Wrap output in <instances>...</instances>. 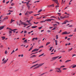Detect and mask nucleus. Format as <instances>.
<instances>
[{"instance_id":"obj_1","label":"nucleus","mask_w":76,"mask_h":76,"mask_svg":"<svg viewBox=\"0 0 76 76\" xmlns=\"http://www.w3.org/2000/svg\"><path fill=\"white\" fill-rule=\"evenodd\" d=\"M53 0V1H54V2H55L58 5V6L56 5V7H59V6H58V4H59L58 3V0Z\"/></svg>"},{"instance_id":"obj_2","label":"nucleus","mask_w":76,"mask_h":76,"mask_svg":"<svg viewBox=\"0 0 76 76\" xmlns=\"http://www.w3.org/2000/svg\"><path fill=\"white\" fill-rule=\"evenodd\" d=\"M58 57H59V56H57L56 57H53L52 58V60H56V59L57 58H58Z\"/></svg>"},{"instance_id":"obj_3","label":"nucleus","mask_w":76,"mask_h":76,"mask_svg":"<svg viewBox=\"0 0 76 76\" xmlns=\"http://www.w3.org/2000/svg\"><path fill=\"white\" fill-rule=\"evenodd\" d=\"M67 34V31H65V32H62V35H64V34Z\"/></svg>"},{"instance_id":"obj_4","label":"nucleus","mask_w":76,"mask_h":76,"mask_svg":"<svg viewBox=\"0 0 76 76\" xmlns=\"http://www.w3.org/2000/svg\"><path fill=\"white\" fill-rule=\"evenodd\" d=\"M20 23H21V25H24L25 24V22H23L22 21H21V20H20Z\"/></svg>"},{"instance_id":"obj_5","label":"nucleus","mask_w":76,"mask_h":76,"mask_svg":"<svg viewBox=\"0 0 76 76\" xmlns=\"http://www.w3.org/2000/svg\"><path fill=\"white\" fill-rule=\"evenodd\" d=\"M39 50V49H35L33 50H32L31 53H32L33 52H34V51H38Z\"/></svg>"},{"instance_id":"obj_6","label":"nucleus","mask_w":76,"mask_h":76,"mask_svg":"<svg viewBox=\"0 0 76 76\" xmlns=\"http://www.w3.org/2000/svg\"><path fill=\"white\" fill-rule=\"evenodd\" d=\"M61 69L60 68H56V70H59L60 71V73H61V71L60 70Z\"/></svg>"},{"instance_id":"obj_7","label":"nucleus","mask_w":76,"mask_h":76,"mask_svg":"<svg viewBox=\"0 0 76 76\" xmlns=\"http://www.w3.org/2000/svg\"><path fill=\"white\" fill-rule=\"evenodd\" d=\"M37 57V56H35V55H34L30 56V58H34V57Z\"/></svg>"},{"instance_id":"obj_8","label":"nucleus","mask_w":76,"mask_h":76,"mask_svg":"<svg viewBox=\"0 0 76 76\" xmlns=\"http://www.w3.org/2000/svg\"><path fill=\"white\" fill-rule=\"evenodd\" d=\"M4 26H2L0 27V31H1V29H3V28H4Z\"/></svg>"},{"instance_id":"obj_9","label":"nucleus","mask_w":76,"mask_h":76,"mask_svg":"<svg viewBox=\"0 0 76 76\" xmlns=\"http://www.w3.org/2000/svg\"><path fill=\"white\" fill-rule=\"evenodd\" d=\"M46 21H47V22H51V19H47V20H46Z\"/></svg>"},{"instance_id":"obj_10","label":"nucleus","mask_w":76,"mask_h":76,"mask_svg":"<svg viewBox=\"0 0 76 76\" xmlns=\"http://www.w3.org/2000/svg\"><path fill=\"white\" fill-rule=\"evenodd\" d=\"M9 30H10V31H16V30H17V29L12 30V29H11V28H9Z\"/></svg>"},{"instance_id":"obj_11","label":"nucleus","mask_w":76,"mask_h":76,"mask_svg":"<svg viewBox=\"0 0 76 76\" xmlns=\"http://www.w3.org/2000/svg\"><path fill=\"white\" fill-rule=\"evenodd\" d=\"M7 60H8V59H7V60H5L3 62V63L5 64V63H6L7 61Z\"/></svg>"},{"instance_id":"obj_12","label":"nucleus","mask_w":76,"mask_h":76,"mask_svg":"<svg viewBox=\"0 0 76 76\" xmlns=\"http://www.w3.org/2000/svg\"><path fill=\"white\" fill-rule=\"evenodd\" d=\"M44 64H39V65L38 66V67H39L40 66H41L43 65Z\"/></svg>"},{"instance_id":"obj_13","label":"nucleus","mask_w":76,"mask_h":76,"mask_svg":"<svg viewBox=\"0 0 76 76\" xmlns=\"http://www.w3.org/2000/svg\"><path fill=\"white\" fill-rule=\"evenodd\" d=\"M50 7H54V4H53L50 5Z\"/></svg>"},{"instance_id":"obj_14","label":"nucleus","mask_w":76,"mask_h":76,"mask_svg":"<svg viewBox=\"0 0 76 76\" xmlns=\"http://www.w3.org/2000/svg\"><path fill=\"white\" fill-rule=\"evenodd\" d=\"M15 20H13V19H12L11 20L10 23H12L13 22H15Z\"/></svg>"},{"instance_id":"obj_15","label":"nucleus","mask_w":76,"mask_h":76,"mask_svg":"<svg viewBox=\"0 0 76 76\" xmlns=\"http://www.w3.org/2000/svg\"><path fill=\"white\" fill-rule=\"evenodd\" d=\"M55 44H56V45H57V40H56L55 41Z\"/></svg>"},{"instance_id":"obj_16","label":"nucleus","mask_w":76,"mask_h":76,"mask_svg":"<svg viewBox=\"0 0 76 76\" xmlns=\"http://www.w3.org/2000/svg\"><path fill=\"white\" fill-rule=\"evenodd\" d=\"M37 26H32L31 27V28H37Z\"/></svg>"},{"instance_id":"obj_17","label":"nucleus","mask_w":76,"mask_h":76,"mask_svg":"<svg viewBox=\"0 0 76 76\" xmlns=\"http://www.w3.org/2000/svg\"><path fill=\"white\" fill-rule=\"evenodd\" d=\"M28 11H27L26 13L25 14V15H28Z\"/></svg>"},{"instance_id":"obj_18","label":"nucleus","mask_w":76,"mask_h":76,"mask_svg":"<svg viewBox=\"0 0 76 76\" xmlns=\"http://www.w3.org/2000/svg\"><path fill=\"white\" fill-rule=\"evenodd\" d=\"M76 67V65H74L72 66V68H75V67Z\"/></svg>"},{"instance_id":"obj_19","label":"nucleus","mask_w":76,"mask_h":76,"mask_svg":"<svg viewBox=\"0 0 76 76\" xmlns=\"http://www.w3.org/2000/svg\"><path fill=\"white\" fill-rule=\"evenodd\" d=\"M32 13H33V12L31 11L30 12H28L29 14H30V15H31Z\"/></svg>"},{"instance_id":"obj_20","label":"nucleus","mask_w":76,"mask_h":76,"mask_svg":"<svg viewBox=\"0 0 76 76\" xmlns=\"http://www.w3.org/2000/svg\"><path fill=\"white\" fill-rule=\"evenodd\" d=\"M31 20H27V22H28V23H30V22H31Z\"/></svg>"},{"instance_id":"obj_21","label":"nucleus","mask_w":76,"mask_h":76,"mask_svg":"<svg viewBox=\"0 0 76 76\" xmlns=\"http://www.w3.org/2000/svg\"><path fill=\"white\" fill-rule=\"evenodd\" d=\"M9 34H12V32L11 31H9Z\"/></svg>"},{"instance_id":"obj_22","label":"nucleus","mask_w":76,"mask_h":76,"mask_svg":"<svg viewBox=\"0 0 76 76\" xmlns=\"http://www.w3.org/2000/svg\"><path fill=\"white\" fill-rule=\"evenodd\" d=\"M1 38H2V40H4L5 39V37H1Z\"/></svg>"},{"instance_id":"obj_23","label":"nucleus","mask_w":76,"mask_h":76,"mask_svg":"<svg viewBox=\"0 0 76 76\" xmlns=\"http://www.w3.org/2000/svg\"><path fill=\"white\" fill-rule=\"evenodd\" d=\"M44 53L42 54L41 55L39 56V57H41V56H43V55H44Z\"/></svg>"},{"instance_id":"obj_24","label":"nucleus","mask_w":76,"mask_h":76,"mask_svg":"<svg viewBox=\"0 0 76 76\" xmlns=\"http://www.w3.org/2000/svg\"><path fill=\"white\" fill-rule=\"evenodd\" d=\"M38 53V52L34 53H31V54L30 56H32V55H33V54H36V53Z\"/></svg>"},{"instance_id":"obj_25","label":"nucleus","mask_w":76,"mask_h":76,"mask_svg":"<svg viewBox=\"0 0 76 76\" xmlns=\"http://www.w3.org/2000/svg\"><path fill=\"white\" fill-rule=\"evenodd\" d=\"M50 44V42H48L46 44V45H48V44Z\"/></svg>"},{"instance_id":"obj_26","label":"nucleus","mask_w":76,"mask_h":76,"mask_svg":"<svg viewBox=\"0 0 76 76\" xmlns=\"http://www.w3.org/2000/svg\"><path fill=\"white\" fill-rule=\"evenodd\" d=\"M64 22L63 23H62V25H63V24H66V21H64Z\"/></svg>"},{"instance_id":"obj_27","label":"nucleus","mask_w":76,"mask_h":76,"mask_svg":"<svg viewBox=\"0 0 76 76\" xmlns=\"http://www.w3.org/2000/svg\"><path fill=\"white\" fill-rule=\"evenodd\" d=\"M53 47H51L49 49L50 51H51V50H52V48H53Z\"/></svg>"},{"instance_id":"obj_28","label":"nucleus","mask_w":76,"mask_h":76,"mask_svg":"<svg viewBox=\"0 0 76 76\" xmlns=\"http://www.w3.org/2000/svg\"><path fill=\"white\" fill-rule=\"evenodd\" d=\"M65 67V66L63 65L60 67V68H63V67Z\"/></svg>"},{"instance_id":"obj_29","label":"nucleus","mask_w":76,"mask_h":76,"mask_svg":"<svg viewBox=\"0 0 76 76\" xmlns=\"http://www.w3.org/2000/svg\"><path fill=\"white\" fill-rule=\"evenodd\" d=\"M8 19V17H7L4 18V19Z\"/></svg>"},{"instance_id":"obj_30","label":"nucleus","mask_w":76,"mask_h":76,"mask_svg":"<svg viewBox=\"0 0 76 76\" xmlns=\"http://www.w3.org/2000/svg\"><path fill=\"white\" fill-rule=\"evenodd\" d=\"M56 39H58V35H56Z\"/></svg>"},{"instance_id":"obj_31","label":"nucleus","mask_w":76,"mask_h":76,"mask_svg":"<svg viewBox=\"0 0 76 76\" xmlns=\"http://www.w3.org/2000/svg\"><path fill=\"white\" fill-rule=\"evenodd\" d=\"M60 18L61 19H64V17H62L61 16L60 17Z\"/></svg>"},{"instance_id":"obj_32","label":"nucleus","mask_w":76,"mask_h":76,"mask_svg":"<svg viewBox=\"0 0 76 76\" xmlns=\"http://www.w3.org/2000/svg\"><path fill=\"white\" fill-rule=\"evenodd\" d=\"M42 28V26H41V27H39L38 29H41V28Z\"/></svg>"},{"instance_id":"obj_33","label":"nucleus","mask_w":76,"mask_h":76,"mask_svg":"<svg viewBox=\"0 0 76 76\" xmlns=\"http://www.w3.org/2000/svg\"><path fill=\"white\" fill-rule=\"evenodd\" d=\"M42 9H41L38 11V12H42Z\"/></svg>"},{"instance_id":"obj_34","label":"nucleus","mask_w":76,"mask_h":76,"mask_svg":"<svg viewBox=\"0 0 76 76\" xmlns=\"http://www.w3.org/2000/svg\"><path fill=\"white\" fill-rule=\"evenodd\" d=\"M0 47H1V48H3V47H4V46L3 45H1V46H0Z\"/></svg>"},{"instance_id":"obj_35","label":"nucleus","mask_w":76,"mask_h":76,"mask_svg":"<svg viewBox=\"0 0 76 76\" xmlns=\"http://www.w3.org/2000/svg\"><path fill=\"white\" fill-rule=\"evenodd\" d=\"M15 5V4L14 3H12L11 4V6H14Z\"/></svg>"},{"instance_id":"obj_36","label":"nucleus","mask_w":76,"mask_h":76,"mask_svg":"<svg viewBox=\"0 0 76 76\" xmlns=\"http://www.w3.org/2000/svg\"><path fill=\"white\" fill-rule=\"evenodd\" d=\"M38 66H37L36 67H35L34 68V69H37V68H38Z\"/></svg>"},{"instance_id":"obj_37","label":"nucleus","mask_w":76,"mask_h":76,"mask_svg":"<svg viewBox=\"0 0 76 76\" xmlns=\"http://www.w3.org/2000/svg\"><path fill=\"white\" fill-rule=\"evenodd\" d=\"M32 48H30V49H29L28 51H31V50H32Z\"/></svg>"},{"instance_id":"obj_38","label":"nucleus","mask_w":76,"mask_h":76,"mask_svg":"<svg viewBox=\"0 0 76 76\" xmlns=\"http://www.w3.org/2000/svg\"><path fill=\"white\" fill-rule=\"evenodd\" d=\"M45 21H46V20H45V21L43 20V21H41V22H45Z\"/></svg>"},{"instance_id":"obj_39","label":"nucleus","mask_w":76,"mask_h":76,"mask_svg":"<svg viewBox=\"0 0 76 76\" xmlns=\"http://www.w3.org/2000/svg\"><path fill=\"white\" fill-rule=\"evenodd\" d=\"M8 12H13V11L12 10H9L8 11Z\"/></svg>"},{"instance_id":"obj_40","label":"nucleus","mask_w":76,"mask_h":76,"mask_svg":"<svg viewBox=\"0 0 76 76\" xmlns=\"http://www.w3.org/2000/svg\"><path fill=\"white\" fill-rule=\"evenodd\" d=\"M14 52H15V50H13V51L11 53V54H13V53H14Z\"/></svg>"},{"instance_id":"obj_41","label":"nucleus","mask_w":76,"mask_h":76,"mask_svg":"<svg viewBox=\"0 0 76 76\" xmlns=\"http://www.w3.org/2000/svg\"><path fill=\"white\" fill-rule=\"evenodd\" d=\"M24 24H25L24 25H25V26H28V24H27L25 23Z\"/></svg>"},{"instance_id":"obj_42","label":"nucleus","mask_w":76,"mask_h":76,"mask_svg":"<svg viewBox=\"0 0 76 76\" xmlns=\"http://www.w3.org/2000/svg\"><path fill=\"white\" fill-rule=\"evenodd\" d=\"M2 16H3L2 15H1V16L0 17V19H1L2 18Z\"/></svg>"},{"instance_id":"obj_43","label":"nucleus","mask_w":76,"mask_h":76,"mask_svg":"<svg viewBox=\"0 0 76 76\" xmlns=\"http://www.w3.org/2000/svg\"><path fill=\"white\" fill-rule=\"evenodd\" d=\"M56 18V17L55 16H52L50 17V18Z\"/></svg>"},{"instance_id":"obj_44","label":"nucleus","mask_w":76,"mask_h":76,"mask_svg":"<svg viewBox=\"0 0 76 76\" xmlns=\"http://www.w3.org/2000/svg\"><path fill=\"white\" fill-rule=\"evenodd\" d=\"M38 64H36L34 65V67H35V66H37V65H38Z\"/></svg>"},{"instance_id":"obj_45","label":"nucleus","mask_w":76,"mask_h":76,"mask_svg":"<svg viewBox=\"0 0 76 76\" xmlns=\"http://www.w3.org/2000/svg\"><path fill=\"white\" fill-rule=\"evenodd\" d=\"M44 47V46H42L41 47H39V48H43Z\"/></svg>"},{"instance_id":"obj_46","label":"nucleus","mask_w":76,"mask_h":76,"mask_svg":"<svg viewBox=\"0 0 76 76\" xmlns=\"http://www.w3.org/2000/svg\"><path fill=\"white\" fill-rule=\"evenodd\" d=\"M24 42H27V39H26L25 40H24Z\"/></svg>"},{"instance_id":"obj_47","label":"nucleus","mask_w":76,"mask_h":76,"mask_svg":"<svg viewBox=\"0 0 76 76\" xmlns=\"http://www.w3.org/2000/svg\"><path fill=\"white\" fill-rule=\"evenodd\" d=\"M10 14H11V13H10V12H9V13H8L7 14V15H10Z\"/></svg>"},{"instance_id":"obj_48","label":"nucleus","mask_w":76,"mask_h":76,"mask_svg":"<svg viewBox=\"0 0 76 76\" xmlns=\"http://www.w3.org/2000/svg\"><path fill=\"white\" fill-rule=\"evenodd\" d=\"M26 31H24V34H26Z\"/></svg>"},{"instance_id":"obj_49","label":"nucleus","mask_w":76,"mask_h":76,"mask_svg":"<svg viewBox=\"0 0 76 76\" xmlns=\"http://www.w3.org/2000/svg\"><path fill=\"white\" fill-rule=\"evenodd\" d=\"M73 35L72 34H71L69 36V37H72V36H73Z\"/></svg>"},{"instance_id":"obj_50","label":"nucleus","mask_w":76,"mask_h":76,"mask_svg":"<svg viewBox=\"0 0 76 76\" xmlns=\"http://www.w3.org/2000/svg\"><path fill=\"white\" fill-rule=\"evenodd\" d=\"M41 18H42V17H40V18H38V19H41Z\"/></svg>"},{"instance_id":"obj_51","label":"nucleus","mask_w":76,"mask_h":76,"mask_svg":"<svg viewBox=\"0 0 76 76\" xmlns=\"http://www.w3.org/2000/svg\"><path fill=\"white\" fill-rule=\"evenodd\" d=\"M65 22H66V23H67V22H69V21H68V20H65Z\"/></svg>"},{"instance_id":"obj_52","label":"nucleus","mask_w":76,"mask_h":76,"mask_svg":"<svg viewBox=\"0 0 76 76\" xmlns=\"http://www.w3.org/2000/svg\"><path fill=\"white\" fill-rule=\"evenodd\" d=\"M56 72H58H58H59V73H60V71H58V70H56Z\"/></svg>"},{"instance_id":"obj_53","label":"nucleus","mask_w":76,"mask_h":76,"mask_svg":"<svg viewBox=\"0 0 76 76\" xmlns=\"http://www.w3.org/2000/svg\"><path fill=\"white\" fill-rule=\"evenodd\" d=\"M62 31H61V30L60 31L58 32V33H60V32H62Z\"/></svg>"},{"instance_id":"obj_54","label":"nucleus","mask_w":76,"mask_h":76,"mask_svg":"<svg viewBox=\"0 0 76 76\" xmlns=\"http://www.w3.org/2000/svg\"><path fill=\"white\" fill-rule=\"evenodd\" d=\"M48 32H50V31L49 30H48V31H47Z\"/></svg>"},{"instance_id":"obj_55","label":"nucleus","mask_w":76,"mask_h":76,"mask_svg":"<svg viewBox=\"0 0 76 76\" xmlns=\"http://www.w3.org/2000/svg\"><path fill=\"white\" fill-rule=\"evenodd\" d=\"M51 71H53V70L52 69H50V71H49V72H51Z\"/></svg>"},{"instance_id":"obj_56","label":"nucleus","mask_w":76,"mask_h":76,"mask_svg":"<svg viewBox=\"0 0 76 76\" xmlns=\"http://www.w3.org/2000/svg\"><path fill=\"white\" fill-rule=\"evenodd\" d=\"M9 3V1H8L6 2V4H7L8 3Z\"/></svg>"},{"instance_id":"obj_57","label":"nucleus","mask_w":76,"mask_h":76,"mask_svg":"<svg viewBox=\"0 0 76 76\" xmlns=\"http://www.w3.org/2000/svg\"><path fill=\"white\" fill-rule=\"evenodd\" d=\"M54 49H53L52 50H51V52H53V51H54Z\"/></svg>"},{"instance_id":"obj_58","label":"nucleus","mask_w":76,"mask_h":76,"mask_svg":"<svg viewBox=\"0 0 76 76\" xmlns=\"http://www.w3.org/2000/svg\"><path fill=\"white\" fill-rule=\"evenodd\" d=\"M34 67V66L33 65L30 68V69H31V68H32V67Z\"/></svg>"},{"instance_id":"obj_59","label":"nucleus","mask_w":76,"mask_h":76,"mask_svg":"<svg viewBox=\"0 0 76 76\" xmlns=\"http://www.w3.org/2000/svg\"><path fill=\"white\" fill-rule=\"evenodd\" d=\"M18 48H17L16 49L15 51H18Z\"/></svg>"},{"instance_id":"obj_60","label":"nucleus","mask_w":76,"mask_h":76,"mask_svg":"<svg viewBox=\"0 0 76 76\" xmlns=\"http://www.w3.org/2000/svg\"><path fill=\"white\" fill-rule=\"evenodd\" d=\"M74 32H76V28H75L74 30Z\"/></svg>"},{"instance_id":"obj_61","label":"nucleus","mask_w":76,"mask_h":76,"mask_svg":"<svg viewBox=\"0 0 76 76\" xmlns=\"http://www.w3.org/2000/svg\"><path fill=\"white\" fill-rule=\"evenodd\" d=\"M3 3H5V0H3Z\"/></svg>"},{"instance_id":"obj_62","label":"nucleus","mask_w":76,"mask_h":76,"mask_svg":"<svg viewBox=\"0 0 76 76\" xmlns=\"http://www.w3.org/2000/svg\"><path fill=\"white\" fill-rule=\"evenodd\" d=\"M71 44L70 43H68V45H70Z\"/></svg>"},{"instance_id":"obj_63","label":"nucleus","mask_w":76,"mask_h":76,"mask_svg":"<svg viewBox=\"0 0 76 76\" xmlns=\"http://www.w3.org/2000/svg\"><path fill=\"white\" fill-rule=\"evenodd\" d=\"M22 39L23 40H25V38H23Z\"/></svg>"},{"instance_id":"obj_64","label":"nucleus","mask_w":76,"mask_h":76,"mask_svg":"<svg viewBox=\"0 0 76 76\" xmlns=\"http://www.w3.org/2000/svg\"><path fill=\"white\" fill-rule=\"evenodd\" d=\"M34 39H35V38H33L32 40L33 41H34Z\"/></svg>"}]
</instances>
